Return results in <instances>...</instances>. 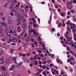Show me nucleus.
Returning a JSON list of instances; mask_svg holds the SVG:
<instances>
[{
	"instance_id": "obj_1",
	"label": "nucleus",
	"mask_w": 76,
	"mask_h": 76,
	"mask_svg": "<svg viewBox=\"0 0 76 76\" xmlns=\"http://www.w3.org/2000/svg\"><path fill=\"white\" fill-rule=\"evenodd\" d=\"M29 32L30 33H32V32H33V34H34V35H35V36H36L37 35H39V33H37V32H35V31L33 29H31V30Z\"/></svg>"
},
{
	"instance_id": "obj_2",
	"label": "nucleus",
	"mask_w": 76,
	"mask_h": 76,
	"mask_svg": "<svg viewBox=\"0 0 76 76\" xmlns=\"http://www.w3.org/2000/svg\"><path fill=\"white\" fill-rule=\"evenodd\" d=\"M15 67V65H12L11 66V67L10 68L8 69V70L9 72H10V71H12V70H13Z\"/></svg>"
},
{
	"instance_id": "obj_3",
	"label": "nucleus",
	"mask_w": 76,
	"mask_h": 76,
	"mask_svg": "<svg viewBox=\"0 0 76 76\" xmlns=\"http://www.w3.org/2000/svg\"><path fill=\"white\" fill-rule=\"evenodd\" d=\"M4 57H2L1 58H0V64H3L4 62Z\"/></svg>"
},
{
	"instance_id": "obj_4",
	"label": "nucleus",
	"mask_w": 76,
	"mask_h": 76,
	"mask_svg": "<svg viewBox=\"0 0 76 76\" xmlns=\"http://www.w3.org/2000/svg\"><path fill=\"white\" fill-rule=\"evenodd\" d=\"M0 34L1 37H3L4 35V34L3 33V30L2 29H0Z\"/></svg>"
},
{
	"instance_id": "obj_5",
	"label": "nucleus",
	"mask_w": 76,
	"mask_h": 76,
	"mask_svg": "<svg viewBox=\"0 0 76 76\" xmlns=\"http://www.w3.org/2000/svg\"><path fill=\"white\" fill-rule=\"evenodd\" d=\"M6 63L7 64H10V59H7L5 61Z\"/></svg>"
},
{
	"instance_id": "obj_6",
	"label": "nucleus",
	"mask_w": 76,
	"mask_h": 76,
	"mask_svg": "<svg viewBox=\"0 0 76 76\" xmlns=\"http://www.w3.org/2000/svg\"><path fill=\"white\" fill-rule=\"evenodd\" d=\"M17 39H16L15 37H13L12 38V41L13 42H17Z\"/></svg>"
},
{
	"instance_id": "obj_7",
	"label": "nucleus",
	"mask_w": 76,
	"mask_h": 76,
	"mask_svg": "<svg viewBox=\"0 0 76 76\" xmlns=\"http://www.w3.org/2000/svg\"><path fill=\"white\" fill-rule=\"evenodd\" d=\"M32 38L31 35H30L28 38H27L26 39V41H28V40H30V39Z\"/></svg>"
},
{
	"instance_id": "obj_8",
	"label": "nucleus",
	"mask_w": 76,
	"mask_h": 76,
	"mask_svg": "<svg viewBox=\"0 0 76 76\" xmlns=\"http://www.w3.org/2000/svg\"><path fill=\"white\" fill-rule=\"evenodd\" d=\"M18 23L17 24V25L19 26L20 25V19H19L18 20Z\"/></svg>"
},
{
	"instance_id": "obj_9",
	"label": "nucleus",
	"mask_w": 76,
	"mask_h": 76,
	"mask_svg": "<svg viewBox=\"0 0 76 76\" xmlns=\"http://www.w3.org/2000/svg\"><path fill=\"white\" fill-rule=\"evenodd\" d=\"M1 69L3 70V71H4V72H5L6 70V68H5V67L4 66H2L1 67Z\"/></svg>"
},
{
	"instance_id": "obj_10",
	"label": "nucleus",
	"mask_w": 76,
	"mask_h": 76,
	"mask_svg": "<svg viewBox=\"0 0 76 76\" xmlns=\"http://www.w3.org/2000/svg\"><path fill=\"white\" fill-rule=\"evenodd\" d=\"M26 23H24L21 25V26L23 28H25V27L26 26Z\"/></svg>"
},
{
	"instance_id": "obj_11",
	"label": "nucleus",
	"mask_w": 76,
	"mask_h": 76,
	"mask_svg": "<svg viewBox=\"0 0 76 76\" xmlns=\"http://www.w3.org/2000/svg\"><path fill=\"white\" fill-rule=\"evenodd\" d=\"M69 34V33L67 32L66 33L64 34L65 37L66 38H68V37H67V35H68V34Z\"/></svg>"
},
{
	"instance_id": "obj_12",
	"label": "nucleus",
	"mask_w": 76,
	"mask_h": 76,
	"mask_svg": "<svg viewBox=\"0 0 76 76\" xmlns=\"http://www.w3.org/2000/svg\"><path fill=\"white\" fill-rule=\"evenodd\" d=\"M12 34L14 35H15V37H17L18 36V34L17 33H16V32L15 31H14V32L12 33Z\"/></svg>"
},
{
	"instance_id": "obj_13",
	"label": "nucleus",
	"mask_w": 76,
	"mask_h": 76,
	"mask_svg": "<svg viewBox=\"0 0 76 76\" xmlns=\"http://www.w3.org/2000/svg\"><path fill=\"white\" fill-rule=\"evenodd\" d=\"M18 31L19 32H20L21 31V28H20V26L18 27Z\"/></svg>"
},
{
	"instance_id": "obj_14",
	"label": "nucleus",
	"mask_w": 76,
	"mask_h": 76,
	"mask_svg": "<svg viewBox=\"0 0 76 76\" xmlns=\"http://www.w3.org/2000/svg\"><path fill=\"white\" fill-rule=\"evenodd\" d=\"M69 53L70 54H72V55H73V56L75 55V53H74V52H73V51L72 50H70L69 51Z\"/></svg>"
},
{
	"instance_id": "obj_15",
	"label": "nucleus",
	"mask_w": 76,
	"mask_h": 76,
	"mask_svg": "<svg viewBox=\"0 0 76 76\" xmlns=\"http://www.w3.org/2000/svg\"><path fill=\"white\" fill-rule=\"evenodd\" d=\"M37 70L38 71V72L39 73H41V69H39L38 68H37Z\"/></svg>"
},
{
	"instance_id": "obj_16",
	"label": "nucleus",
	"mask_w": 76,
	"mask_h": 76,
	"mask_svg": "<svg viewBox=\"0 0 76 76\" xmlns=\"http://www.w3.org/2000/svg\"><path fill=\"white\" fill-rule=\"evenodd\" d=\"M71 60H73V58L71 57L70 59H67V62H69V61H71Z\"/></svg>"
},
{
	"instance_id": "obj_17",
	"label": "nucleus",
	"mask_w": 76,
	"mask_h": 76,
	"mask_svg": "<svg viewBox=\"0 0 76 76\" xmlns=\"http://www.w3.org/2000/svg\"><path fill=\"white\" fill-rule=\"evenodd\" d=\"M66 15V13L64 12V13H61V16L62 17H64V16Z\"/></svg>"
},
{
	"instance_id": "obj_18",
	"label": "nucleus",
	"mask_w": 76,
	"mask_h": 76,
	"mask_svg": "<svg viewBox=\"0 0 76 76\" xmlns=\"http://www.w3.org/2000/svg\"><path fill=\"white\" fill-rule=\"evenodd\" d=\"M1 19L2 20V22H4V21H5V18L4 17H2L1 18Z\"/></svg>"
},
{
	"instance_id": "obj_19",
	"label": "nucleus",
	"mask_w": 76,
	"mask_h": 76,
	"mask_svg": "<svg viewBox=\"0 0 76 76\" xmlns=\"http://www.w3.org/2000/svg\"><path fill=\"white\" fill-rule=\"evenodd\" d=\"M51 15L50 17V21H48V23L49 24H50V23H51Z\"/></svg>"
},
{
	"instance_id": "obj_20",
	"label": "nucleus",
	"mask_w": 76,
	"mask_h": 76,
	"mask_svg": "<svg viewBox=\"0 0 76 76\" xmlns=\"http://www.w3.org/2000/svg\"><path fill=\"white\" fill-rule=\"evenodd\" d=\"M1 25H3V26H6V25H7V24L4 23H2V22L1 23Z\"/></svg>"
},
{
	"instance_id": "obj_21",
	"label": "nucleus",
	"mask_w": 76,
	"mask_h": 76,
	"mask_svg": "<svg viewBox=\"0 0 76 76\" xmlns=\"http://www.w3.org/2000/svg\"><path fill=\"white\" fill-rule=\"evenodd\" d=\"M68 41H70V40H72V37H68Z\"/></svg>"
},
{
	"instance_id": "obj_22",
	"label": "nucleus",
	"mask_w": 76,
	"mask_h": 76,
	"mask_svg": "<svg viewBox=\"0 0 76 76\" xmlns=\"http://www.w3.org/2000/svg\"><path fill=\"white\" fill-rule=\"evenodd\" d=\"M21 21L22 22H26V20L24 18L21 19Z\"/></svg>"
},
{
	"instance_id": "obj_23",
	"label": "nucleus",
	"mask_w": 76,
	"mask_h": 76,
	"mask_svg": "<svg viewBox=\"0 0 76 76\" xmlns=\"http://www.w3.org/2000/svg\"><path fill=\"white\" fill-rule=\"evenodd\" d=\"M67 29L69 31H71V30H70V26H67Z\"/></svg>"
},
{
	"instance_id": "obj_24",
	"label": "nucleus",
	"mask_w": 76,
	"mask_h": 76,
	"mask_svg": "<svg viewBox=\"0 0 76 76\" xmlns=\"http://www.w3.org/2000/svg\"><path fill=\"white\" fill-rule=\"evenodd\" d=\"M70 64H71V65H72V66H74V65H75V64H76V62H74L73 63L72 62H71L70 63Z\"/></svg>"
},
{
	"instance_id": "obj_25",
	"label": "nucleus",
	"mask_w": 76,
	"mask_h": 76,
	"mask_svg": "<svg viewBox=\"0 0 76 76\" xmlns=\"http://www.w3.org/2000/svg\"><path fill=\"white\" fill-rule=\"evenodd\" d=\"M56 61L57 63H58V64H59V63H60V62L61 61V60H59V59H58V60H57V59H56Z\"/></svg>"
},
{
	"instance_id": "obj_26",
	"label": "nucleus",
	"mask_w": 76,
	"mask_h": 76,
	"mask_svg": "<svg viewBox=\"0 0 76 76\" xmlns=\"http://www.w3.org/2000/svg\"><path fill=\"white\" fill-rule=\"evenodd\" d=\"M72 3H73V2H72V1H70V2H68L67 3V4L68 5H70V4H72Z\"/></svg>"
},
{
	"instance_id": "obj_27",
	"label": "nucleus",
	"mask_w": 76,
	"mask_h": 76,
	"mask_svg": "<svg viewBox=\"0 0 76 76\" xmlns=\"http://www.w3.org/2000/svg\"><path fill=\"white\" fill-rule=\"evenodd\" d=\"M32 20L34 21V22H33V24H34V23H35V22H36V21L35 20V19L34 18H32Z\"/></svg>"
},
{
	"instance_id": "obj_28",
	"label": "nucleus",
	"mask_w": 76,
	"mask_h": 76,
	"mask_svg": "<svg viewBox=\"0 0 76 76\" xmlns=\"http://www.w3.org/2000/svg\"><path fill=\"white\" fill-rule=\"evenodd\" d=\"M8 23L9 24H12L13 23V21L11 20H9L8 21Z\"/></svg>"
},
{
	"instance_id": "obj_29",
	"label": "nucleus",
	"mask_w": 76,
	"mask_h": 76,
	"mask_svg": "<svg viewBox=\"0 0 76 76\" xmlns=\"http://www.w3.org/2000/svg\"><path fill=\"white\" fill-rule=\"evenodd\" d=\"M38 38L39 39H37L38 41H42V40L41 39V37H38Z\"/></svg>"
},
{
	"instance_id": "obj_30",
	"label": "nucleus",
	"mask_w": 76,
	"mask_h": 76,
	"mask_svg": "<svg viewBox=\"0 0 76 76\" xmlns=\"http://www.w3.org/2000/svg\"><path fill=\"white\" fill-rule=\"evenodd\" d=\"M3 54V50L1 49H0V55H1Z\"/></svg>"
},
{
	"instance_id": "obj_31",
	"label": "nucleus",
	"mask_w": 76,
	"mask_h": 76,
	"mask_svg": "<svg viewBox=\"0 0 76 76\" xmlns=\"http://www.w3.org/2000/svg\"><path fill=\"white\" fill-rule=\"evenodd\" d=\"M51 69V71L52 72V73L53 75H55V73L53 71V70H52V68L51 67H50Z\"/></svg>"
},
{
	"instance_id": "obj_32",
	"label": "nucleus",
	"mask_w": 76,
	"mask_h": 76,
	"mask_svg": "<svg viewBox=\"0 0 76 76\" xmlns=\"http://www.w3.org/2000/svg\"><path fill=\"white\" fill-rule=\"evenodd\" d=\"M31 56V53H27L26 56H27V57H29V56Z\"/></svg>"
},
{
	"instance_id": "obj_33",
	"label": "nucleus",
	"mask_w": 76,
	"mask_h": 76,
	"mask_svg": "<svg viewBox=\"0 0 76 76\" xmlns=\"http://www.w3.org/2000/svg\"><path fill=\"white\" fill-rule=\"evenodd\" d=\"M42 74H43V75H44V76H46V73H45V72L43 71L42 72Z\"/></svg>"
},
{
	"instance_id": "obj_34",
	"label": "nucleus",
	"mask_w": 76,
	"mask_h": 76,
	"mask_svg": "<svg viewBox=\"0 0 76 76\" xmlns=\"http://www.w3.org/2000/svg\"><path fill=\"white\" fill-rule=\"evenodd\" d=\"M14 9L15 10V11H18V8L17 7H15L14 8Z\"/></svg>"
},
{
	"instance_id": "obj_35",
	"label": "nucleus",
	"mask_w": 76,
	"mask_h": 76,
	"mask_svg": "<svg viewBox=\"0 0 76 76\" xmlns=\"http://www.w3.org/2000/svg\"><path fill=\"white\" fill-rule=\"evenodd\" d=\"M26 9H28V6H26L25 7V10H26H26H27Z\"/></svg>"
},
{
	"instance_id": "obj_36",
	"label": "nucleus",
	"mask_w": 76,
	"mask_h": 76,
	"mask_svg": "<svg viewBox=\"0 0 76 76\" xmlns=\"http://www.w3.org/2000/svg\"><path fill=\"white\" fill-rule=\"evenodd\" d=\"M52 31L53 32H55L56 31V30H55V28H53L52 29Z\"/></svg>"
},
{
	"instance_id": "obj_37",
	"label": "nucleus",
	"mask_w": 76,
	"mask_h": 76,
	"mask_svg": "<svg viewBox=\"0 0 76 76\" xmlns=\"http://www.w3.org/2000/svg\"><path fill=\"white\" fill-rule=\"evenodd\" d=\"M72 31L73 32V34H75V33L76 32V30H75V29H73L72 30Z\"/></svg>"
},
{
	"instance_id": "obj_38",
	"label": "nucleus",
	"mask_w": 76,
	"mask_h": 76,
	"mask_svg": "<svg viewBox=\"0 0 76 76\" xmlns=\"http://www.w3.org/2000/svg\"><path fill=\"white\" fill-rule=\"evenodd\" d=\"M33 60H37V56H35L33 58Z\"/></svg>"
},
{
	"instance_id": "obj_39",
	"label": "nucleus",
	"mask_w": 76,
	"mask_h": 76,
	"mask_svg": "<svg viewBox=\"0 0 76 76\" xmlns=\"http://www.w3.org/2000/svg\"><path fill=\"white\" fill-rule=\"evenodd\" d=\"M24 33H25V32L24 31L22 32L21 34H20V36H22L23 34H24Z\"/></svg>"
},
{
	"instance_id": "obj_40",
	"label": "nucleus",
	"mask_w": 76,
	"mask_h": 76,
	"mask_svg": "<svg viewBox=\"0 0 76 76\" xmlns=\"http://www.w3.org/2000/svg\"><path fill=\"white\" fill-rule=\"evenodd\" d=\"M38 61H36L34 62V65H37L38 64Z\"/></svg>"
},
{
	"instance_id": "obj_41",
	"label": "nucleus",
	"mask_w": 76,
	"mask_h": 76,
	"mask_svg": "<svg viewBox=\"0 0 76 76\" xmlns=\"http://www.w3.org/2000/svg\"><path fill=\"white\" fill-rule=\"evenodd\" d=\"M6 29L8 30L10 29V26H7L6 27Z\"/></svg>"
},
{
	"instance_id": "obj_42",
	"label": "nucleus",
	"mask_w": 76,
	"mask_h": 76,
	"mask_svg": "<svg viewBox=\"0 0 76 76\" xmlns=\"http://www.w3.org/2000/svg\"><path fill=\"white\" fill-rule=\"evenodd\" d=\"M34 27H36V26H37V27H39V26L38 24H34Z\"/></svg>"
},
{
	"instance_id": "obj_43",
	"label": "nucleus",
	"mask_w": 76,
	"mask_h": 76,
	"mask_svg": "<svg viewBox=\"0 0 76 76\" xmlns=\"http://www.w3.org/2000/svg\"><path fill=\"white\" fill-rule=\"evenodd\" d=\"M7 35H8L9 36L10 35V34H11V33H10V32H8L7 33Z\"/></svg>"
},
{
	"instance_id": "obj_44",
	"label": "nucleus",
	"mask_w": 76,
	"mask_h": 76,
	"mask_svg": "<svg viewBox=\"0 0 76 76\" xmlns=\"http://www.w3.org/2000/svg\"><path fill=\"white\" fill-rule=\"evenodd\" d=\"M66 50L67 51H69V50H70V47H67L66 48Z\"/></svg>"
},
{
	"instance_id": "obj_45",
	"label": "nucleus",
	"mask_w": 76,
	"mask_h": 76,
	"mask_svg": "<svg viewBox=\"0 0 76 76\" xmlns=\"http://www.w3.org/2000/svg\"><path fill=\"white\" fill-rule=\"evenodd\" d=\"M66 7L67 9H70V7H69V5L67 4V5Z\"/></svg>"
},
{
	"instance_id": "obj_46",
	"label": "nucleus",
	"mask_w": 76,
	"mask_h": 76,
	"mask_svg": "<svg viewBox=\"0 0 76 76\" xmlns=\"http://www.w3.org/2000/svg\"><path fill=\"white\" fill-rule=\"evenodd\" d=\"M27 35H28V34L26 33L24 35V37L26 38V37H27Z\"/></svg>"
},
{
	"instance_id": "obj_47",
	"label": "nucleus",
	"mask_w": 76,
	"mask_h": 76,
	"mask_svg": "<svg viewBox=\"0 0 76 76\" xmlns=\"http://www.w3.org/2000/svg\"><path fill=\"white\" fill-rule=\"evenodd\" d=\"M61 26V24H59L58 25V28H60Z\"/></svg>"
},
{
	"instance_id": "obj_48",
	"label": "nucleus",
	"mask_w": 76,
	"mask_h": 76,
	"mask_svg": "<svg viewBox=\"0 0 76 76\" xmlns=\"http://www.w3.org/2000/svg\"><path fill=\"white\" fill-rule=\"evenodd\" d=\"M20 17H21V15L20 14H18V18H20Z\"/></svg>"
},
{
	"instance_id": "obj_49",
	"label": "nucleus",
	"mask_w": 76,
	"mask_h": 76,
	"mask_svg": "<svg viewBox=\"0 0 76 76\" xmlns=\"http://www.w3.org/2000/svg\"><path fill=\"white\" fill-rule=\"evenodd\" d=\"M16 12L15 10L13 9L11 10V12Z\"/></svg>"
},
{
	"instance_id": "obj_50",
	"label": "nucleus",
	"mask_w": 76,
	"mask_h": 76,
	"mask_svg": "<svg viewBox=\"0 0 76 76\" xmlns=\"http://www.w3.org/2000/svg\"><path fill=\"white\" fill-rule=\"evenodd\" d=\"M11 45H12L15 46V45H16V43H12L11 44Z\"/></svg>"
},
{
	"instance_id": "obj_51",
	"label": "nucleus",
	"mask_w": 76,
	"mask_h": 76,
	"mask_svg": "<svg viewBox=\"0 0 76 76\" xmlns=\"http://www.w3.org/2000/svg\"><path fill=\"white\" fill-rule=\"evenodd\" d=\"M55 72H56V74H58V71H57L56 70V71H55Z\"/></svg>"
},
{
	"instance_id": "obj_52",
	"label": "nucleus",
	"mask_w": 76,
	"mask_h": 76,
	"mask_svg": "<svg viewBox=\"0 0 76 76\" xmlns=\"http://www.w3.org/2000/svg\"><path fill=\"white\" fill-rule=\"evenodd\" d=\"M22 62H20L19 64H18L19 66H20V65H22Z\"/></svg>"
},
{
	"instance_id": "obj_53",
	"label": "nucleus",
	"mask_w": 76,
	"mask_h": 76,
	"mask_svg": "<svg viewBox=\"0 0 76 76\" xmlns=\"http://www.w3.org/2000/svg\"><path fill=\"white\" fill-rule=\"evenodd\" d=\"M29 66H30V67H32L33 65H32V64H30Z\"/></svg>"
},
{
	"instance_id": "obj_54",
	"label": "nucleus",
	"mask_w": 76,
	"mask_h": 76,
	"mask_svg": "<svg viewBox=\"0 0 76 76\" xmlns=\"http://www.w3.org/2000/svg\"><path fill=\"white\" fill-rule=\"evenodd\" d=\"M47 62L48 64H50V63H51V61H50L48 60L47 61Z\"/></svg>"
},
{
	"instance_id": "obj_55",
	"label": "nucleus",
	"mask_w": 76,
	"mask_h": 76,
	"mask_svg": "<svg viewBox=\"0 0 76 76\" xmlns=\"http://www.w3.org/2000/svg\"><path fill=\"white\" fill-rule=\"evenodd\" d=\"M71 12H72V13H75V11L74 10H72L71 11Z\"/></svg>"
},
{
	"instance_id": "obj_56",
	"label": "nucleus",
	"mask_w": 76,
	"mask_h": 76,
	"mask_svg": "<svg viewBox=\"0 0 76 76\" xmlns=\"http://www.w3.org/2000/svg\"><path fill=\"white\" fill-rule=\"evenodd\" d=\"M67 15H70V12H68Z\"/></svg>"
},
{
	"instance_id": "obj_57",
	"label": "nucleus",
	"mask_w": 76,
	"mask_h": 76,
	"mask_svg": "<svg viewBox=\"0 0 76 76\" xmlns=\"http://www.w3.org/2000/svg\"><path fill=\"white\" fill-rule=\"evenodd\" d=\"M30 12H33V13H34V12L33 11H32V9H30Z\"/></svg>"
},
{
	"instance_id": "obj_58",
	"label": "nucleus",
	"mask_w": 76,
	"mask_h": 76,
	"mask_svg": "<svg viewBox=\"0 0 76 76\" xmlns=\"http://www.w3.org/2000/svg\"><path fill=\"white\" fill-rule=\"evenodd\" d=\"M43 49L44 50H46V47H45V46L43 47Z\"/></svg>"
},
{
	"instance_id": "obj_59",
	"label": "nucleus",
	"mask_w": 76,
	"mask_h": 76,
	"mask_svg": "<svg viewBox=\"0 0 76 76\" xmlns=\"http://www.w3.org/2000/svg\"><path fill=\"white\" fill-rule=\"evenodd\" d=\"M38 21L39 23V24L40 23V19H39V18H38Z\"/></svg>"
},
{
	"instance_id": "obj_60",
	"label": "nucleus",
	"mask_w": 76,
	"mask_h": 76,
	"mask_svg": "<svg viewBox=\"0 0 76 76\" xmlns=\"http://www.w3.org/2000/svg\"><path fill=\"white\" fill-rule=\"evenodd\" d=\"M73 21H74V22H76V18H74L73 19Z\"/></svg>"
},
{
	"instance_id": "obj_61",
	"label": "nucleus",
	"mask_w": 76,
	"mask_h": 76,
	"mask_svg": "<svg viewBox=\"0 0 76 76\" xmlns=\"http://www.w3.org/2000/svg\"><path fill=\"white\" fill-rule=\"evenodd\" d=\"M10 15H11V16H13V15H14V14H13V13L11 12L10 13Z\"/></svg>"
},
{
	"instance_id": "obj_62",
	"label": "nucleus",
	"mask_w": 76,
	"mask_h": 76,
	"mask_svg": "<svg viewBox=\"0 0 76 76\" xmlns=\"http://www.w3.org/2000/svg\"><path fill=\"white\" fill-rule=\"evenodd\" d=\"M53 66V64H51L49 66H50V67H52V66Z\"/></svg>"
},
{
	"instance_id": "obj_63",
	"label": "nucleus",
	"mask_w": 76,
	"mask_h": 76,
	"mask_svg": "<svg viewBox=\"0 0 76 76\" xmlns=\"http://www.w3.org/2000/svg\"><path fill=\"white\" fill-rule=\"evenodd\" d=\"M73 3L75 4H76V1L75 0H74L73 1Z\"/></svg>"
},
{
	"instance_id": "obj_64",
	"label": "nucleus",
	"mask_w": 76,
	"mask_h": 76,
	"mask_svg": "<svg viewBox=\"0 0 76 76\" xmlns=\"http://www.w3.org/2000/svg\"><path fill=\"white\" fill-rule=\"evenodd\" d=\"M66 54L67 55H69V52H66Z\"/></svg>"
}]
</instances>
